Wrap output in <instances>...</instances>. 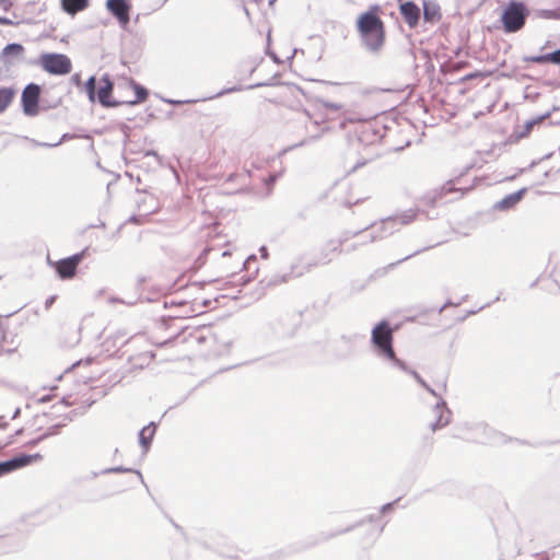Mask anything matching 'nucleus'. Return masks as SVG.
Segmentation results:
<instances>
[{
    "mask_svg": "<svg viewBox=\"0 0 560 560\" xmlns=\"http://www.w3.org/2000/svg\"><path fill=\"white\" fill-rule=\"evenodd\" d=\"M378 11V5H372L370 10L360 14L357 20V30L364 47L374 54L382 49L385 42L384 23L377 15Z\"/></svg>",
    "mask_w": 560,
    "mask_h": 560,
    "instance_id": "obj_1",
    "label": "nucleus"
},
{
    "mask_svg": "<svg viewBox=\"0 0 560 560\" xmlns=\"http://www.w3.org/2000/svg\"><path fill=\"white\" fill-rule=\"evenodd\" d=\"M393 340V329L387 320H381L372 329L371 342L375 349L376 355L389 362L392 366L407 371V364L396 357Z\"/></svg>",
    "mask_w": 560,
    "mask_h": 560,
    "instance_id": "obj_2",
    "label": "nucleus"
},
{
    "mask_svg": "<svg viewBox=\"0 0 560 560\" xmlns=\"http://www.w3.org/2000/svg\"><path fill=\"white\" fill-rule=\"evenodd\" d=\"M529 14L523 2L510 1L503 10L501 21L505 33H515L523 28Z\"/></svg>",
    "mask_w": 560,
    "mask_h": 560,
    "instance_id": "obj_3",
    "label": "nucleus"
},
{
    "mask_svg": "<svg viewBox=\"0 0 560 560\" xmlns=\"http://www.w3.org/2000/svg\"><path fill=\"white\" fill-rule=\"evenodd\" d=\"M38 65L54 75H66L71 72L72 65L68 56L57 52H45L39 56Z\"/></svg>",
    "mask_w": 560,
    "mask_h": 560,
    "instance_id": "obj_4",
    "label": "nucleus"
},
{
    "mask_svg": "<svg viewBox=\"0 0 560 560\" xmlns=\"http://www.w3.org/2000/svg\"><path fill=\"white\" fill-rule=\"evenodd\" d=\"M40 95V86L35 83H30L22 92L21 101L23 112L27 116H35L38 113V102Z\"/></svg>",
    "mask_w": 560,
    "mask_h": 560,
    "instance_id": "obj_5",
    "label": "nucleus"
},
{
    "mask_svg": "<svg viewBox=\"0 0 560 560\" xmlns=\"http://www.w3.org/2000/svg\"><path fill=\"white\" fill-rule=\"evenodd\" d=\"M83 257L84 250L54 262V268L62 280L72 279Z\"/></svg>",
    "mask_w": 560,
    "mask_h": 560,
    "instance_id": "obj_6",
    "label": "nucleus"
},
{
    "mask_svg": "<svg viewBox=\"0 0 560 560\" xmlns=\"http://www.w3.org/2000/svg\"><path fill=\"white\" fill-rule=\"evenodd\" d=\"M106 8L125 28L129 23V12L131 8L128 0H107Z\"/></svg>",
    "mask_w": 560,
    "mask_h": 560,
    "instance_id": "obj_7",
    "label": "nucleus"
},
{
    "mask_svg": "<svg viewBox=\"0 0 560 560\" xmlns=\"http://www.w3.org/2000/svg\"><path fill=\"white\" fill-rule=\"evenodd\" d=\"M433 412L436 416V420L430 424V429L435 432L450 423L452 412L447 408L445 400L441 397H439V401L433 407Z\"/></svg>",
    "mask_w": 560,
    "mask_h": 560,
    "instance_id": "obj_8",
    "label": "nucleus"
},
{
    "mask_svg": "<svg viewBox=\"0 0 560 560\" xmlns=\"http://www.w3.org/2000/svg\"><path fill=\"white\" fill-rule=\"evenodd\" d=\"M399 12L410 28H415L418 25L421 10L413 1L401 2Z\"/></svg>",
    "mask_w": 560,
    "mask_h": 560,
    "instance_id": "obj_9",
    "label": "nucleus"
},
{
    "mask_svg": "<svg viewBox=\"0 0 560 560\" xmlns=\"http://www.w3.org/2000/svg\"><path fill=\"white\" fill-rule=\"evenodd\" d=\"M103 85L100 86L97 91V100L100 104L104 107H116L121 104V102L110 100V95L113 92L114 83L109 79L107 74L102 78Z\"/></svg>",
    "mask_w": 560,
    "mask_h": 560,
    "instance_id": "obj_10",
    "label": "nucleus"
},
{
    "mask_svg": "<svg viewBox=\"0 0 560 560\" xmlns=\"http://www.w3.org/2000/svg\"><path fill=\"white\" fill-rule=\"evenodd\" d=\"M526 190V188H522L515 192L505 196L504 198L495 202L494 209L500 211H506L512 209L522 200Z\"/></svg>",
    "mask_w": 560,
    "mask_h": 560,
    "instance_id": "obj_11",
    "label": "nucleus"
},
{
    "mask_svg": "<svg viewBox=\"0 0 560 560\" xmlns=\"http://www.w3.org/2000/svg\"><path fill=\"white\" fill-rule=\"evenodd\" d=\"M415 219L413 212H406L395 218H387L383 220L380 224V229L382 232L388 231V234H392L395 230L396 222H399L400 225L408 224Z\"/></svg>",
    "mask_w": 560,
    "mask_h": 560,
    "instance_id": "obj_12",
    "label": "nucleus"
},
{
    "mask_svg": "<svg viewBox=\"0 0 560 560\" xmlns=\"http://www.w3.org/2000/svg\"><path fill=\"white\" fill-rule=\"evenodd\" d=\"M24 47L21 44L12 43L2 49L1 57L4 59L5 63H13L14 60L22 57Z\"/></svg>",
    "mask_w": 560,
    "mask_h": 560,
    "instance_id": "obj_13",
    "label": "nucleus"
},
{
    "mask_svg": "<svg viewBox=\"0 0 560 560\" xmlns=\"http://www.w3.org/2000/svg\"><path fill=\"white\" fill-rule=\"evenodd\" d=\"M40 459H42V455L38 453L32 454V455L21 454V455H18V456L9 459V463L12 464V469L14 471L19 468L30 465L33 462H37Z\"/></svg>",
    "mask_w": 560,
    "mask_h": 560,
    "instance_id": "obj_14",
    "label": "nucleus"
},
{
    "mask_svg": "<svg viewBox=\"0 0 560 560\" xmlns=\"http://www.w3.org/2000/svg\"><path fill=\"white\" fill-rule=\"evenodd\" d=\"M441 18L440 7L432 1H423V19L425 22L434 23Z\"/></svg>",
    "mask_w": 560,
    "mask_h": 560,
    "instance_id": "obj_15",
    "label": "nucleus"
},
{
    "mask_svg": "<svg viewBox=\"0 0 560 560\" xmlns=\"http://www.w3.org/2000/svg\"><path fill=\"white\" fill-rule=\"evenodd\" d=\"M89 5V0H61V8L70 15L83 11Z\"/></svg>",
    "mask_w": 560,
    "mask_h": 560,
    "instance_id": "obj_16",
    "label": "nucleus"
},
{
    "mask_svg": "<svg viewBox=\"0 0 560 560\" xmlns=\"http://www.w3.org/2000/svg\"><path fill=\"white\" fill-rule=\"evenodd\" d=\"M155 433V423L151 422L149 425L142 428L139 432V443L143 451L147 452L151 445V441Z\"/></svg>",
    "mask_w": 560,
    "mask_h": 560,
    "instance_id": "obj_17",
    "label": "nucleus"
},
{
    "mask_svg": "<svg viewBox=\"0 0 560 560\" xmlns=\"http://www.w3.org/2000/svg\"><path fill=\"white\" fill-rule=\"evenodd\" d=\"M14 96V90L11 88L0 89V114L3 113L11 104Z\"/></svg>",
    "mask_w": 560,
    "mask_h": 560,
    "instance_id": "obj_18",
    "label": "nucleus"
},
{
    "mask_svg": "<svg viewBox=\"0 0 560 560\" xmlns=\"http://www.w3.org/2000/svg\"><path fill=\"white\" fill-rule=\"evenodd\" d=\"M131 471H133V469L126 468V467H122V466H117V467H110V468L103 469L100 472L94 471V472H92V478H96L100 475L119 474V472H131ZM135 472L139 476V478L141 480H143L142 475H141V472L139 470H135Z\"/></svg>",
    "mask_w": 560,
    "mask_h": 560,
    "instance_id": "obj_19",
    "label": "nucleus"
},
{
    "mask_svg": "<svg viewBox=\"0 0 560 560\" xmlns=\"http://www.w3.org/2000/svg\"><path fill=\"white\" fill-rule=\"evenodd\" d=\"M293 277H294L293 269L289 273H283V275L276 273L269 278L267 285L275 287V285L282 284V283L288 282Z\"/></svg>",
    "mask_w": 560,
    "mask_h": 560,
    "instance_id": "obj_20",
    "label": "nucleus"
},
{
    "mask_svg": "<svg viewBox=\"0 0 560 560\" xmlns=\"http://www.w3.org/2000/svg\"><path fill=\"white\" fill-rule=\"evenodd\" d=\"M132 84L135 89L136 98L133 101H129L128 104L136 105L140 102H143L148 97V91L145 88L138 85L135 82Z\"/></svg>",
    "mask_w": 560,
    "mask_h": 560,
    "instance_id": "obj_21",
    "label": "nucleus"
},
{
    "mask_svg": "<svg viewBox=\"0 0 560 560\" xmlns=\"http://www.w3.org/2000/svg\"><path fill=\"white\" fill-rule=\"evenodd\" d=\"M536 16L545 20H560V11L541 9L536 11Z\"/></svg>",
    "mask_w": 560,
    "mask_h": 560,
    "instance_id": "obj_22",
    "label": "nucleus"
},
{
    "mask_svg": "<svg viewBox=\"0 0 560 560\" xmlns=\"http://www.w3.org/2000/svg\"><path fill=\"white\" fill-rule=\"evenodd\" d=\"M85 91H86V94L89 96V100L91 102H95V98H96V80H95V77H91L89 78V80L86 81L85 83Z\"/></svg>",
    "mask_w": 560,
    "mask_h": 560,
    "instance_id": "obj_23",
    "label": "nucleus"
},
{
    "mask_svg": "<svg viewBox=\"0 0 560 560\" xmlns=\"http://www.w3.org/2000/svg\"><path fill=\"white\" fill-rule=\"evenodd\" d=\"M549 58H550V52L545 54V55H538V56H527V57H524V61L533 62V63H546V62H550Z\"/></svg>",
    "mask_w": 560,
    "mask_h": 560,
    "instance_id": "obj_24",
    "label": "nucleus"
},
{
    "mask_svg": "<svg viewBox=\"0 0 560 560\" xmlns=\"http://www.w3.org/2000/svg\"><path fill=\"white\" fill-rule=\"evenodd\" d=\"M407 373L411 374L413 376V378L424 388V387H428V383L420 376V374L415 371V370H411L407 366Z\"/></svg>",
    "mask_w": 560,
    "mask_h": 560,
    "instance_id": "obj_25",
    "label": "nucleus"
},
{
    "mask_svg": "<svg viewBox=\"0 0 560 560\" xmlns=\"http://www.w3.org/2000/svg\"><path fill=\"white\" fill-rule=\"evenodd\" d=\"M12 471V464L9 460L0 462V477Z\"/></svg>",
    "mask_w": 560,
    "mask_h": 560,
    "instance_id": "obj_26",
    "label": "nucleus"
},
{
    "mask_svg": "<svg viewBox=\"0 0 560 560\" xmlns=\"http://www.w3.org/2000/svg\"><path fill=\"white\" fill-rule=\"evenodd\" d=\"M322 105L323 107H325L326 109H330V110H340L342 109L343 105L342 104H339V103H332V102H328V101H322Z\"/></svg>",
    "mask_w": 560,
    "mask_h": 560,
    "instance_id": "obj_27",
    "label": "nucleus"
},
{
    "mask_svg": "<svg viewBox=\"0 0 560 560\" xmlns=\"http://www.w3.org/2000/svg\"><path fill=\"white\" fill-rule=\"evenodd\" d=\"M62 427V424L58 423V424H54L51 427H49L45 433H43L44 435H46V439L49 438V436H54V435H57L59 433V429Z\"/></svg>",
    "mask_w": 560,
    "mask_h": 560,
    "instance_id": "obj_28",
    "label": "nucleus"
},
{
    "mask_svg": "<svg viewBox=\"0 0 560 560\" xmlns=\"http://www.w3.org/2000/svg\"><path fill=\"white\" fill-rule=\"evenodd\" d=\"M423 250H424V249H418V250H416L415 253H412V254H410V255H408V256H406V257H404V258L399 259L398 261L389 264L386 268H387V269H393V268H394V267H396L398 264H400V262H402V261H405V260H407V259H409V258H411V257H413V256L418 255L419 253H421V252H423Z\"/></svg>",
    "mask_w": 560,
    "mask_h": 560,
    "instance_id": "obj_29",
    "label": "nucleus"
},
{
    "mask_svg": "<svg viewBox=\"0 0 560 560\" xmlns=\"http://www.w3.org/2000/svg\"><path fill=\"white\" fill-rule=\"evenodd\" d=\"M549 60L551 63L560 66V48L550 52Z\"/></svg>",
    "mask_w": 560,
    "mask_h": 560,
    "instance_id": "obj_30",
    "label": "nucleus"
},
{
    "mask_svg": "<svg viewBox=\"0 0 560 560\" xmlns=\"http://www.w3.org/2000/svg\"><path fill=\"white\" fill-rule=\"evenodd\" d=\"M346 238H340V240H337V241H330L328 243V246L330 247L331 250L334 252H337L339 249V247L342 245V243L345 242Z\"/></svg>",
    "mask_w": 560,
    "mask_h": 560,
    "instance_id": "obj_31",
    "label": "nucleus"
},
{
    "mask_svg": "<svg viewBox=\"0 0 560 560\" xmlns=\"http://www.w3.org/2000/svg\"><path fill=\"white\" fill-rule=\"evenodd\" d=\"M238 90H240V88H236V86L224 89V90L218 92L214 97H220V96H222L224 94L232 93V92H235V91H238Z\"/></svg>",
    "mask_w": 560,
    "mask_h": 560,
    "instance_id": "obj_32",
    "label": "nucleus"
},
{
    "mask_svg": "<svg viewBox=\"0 0 560 560\" xmlns=\"http://www.w3.org/2000/svg\"><path fill=\"white\" fill-rule=\"evenodd\" d=\"M44 440H46V435L42 434V435H39L38 438H36V439H34V440L30 441V442H28V445H31V446H35V445H37L38 443H40L42 441H44Z\"/></svg>",
    "mask_w": 560,
    "mask_h": 560,
    "instance_id": "obj_33",
    "label": "nucleus"
},
{
    "mask_svg": "<svg viewBox=\"0 0 560 560\" xmlns=\"http://www.w3.org/2000/svg\"><path fill=\"white\" fill-rule=\"evenodd\" d=\"M395 504V501L394 502H390V503H387V504H384L381 509V512L382 513H387L388 511H390L393 509Z\"/></svg>",
    "mask_w": 560,
    "mask_h": 560,
    "instance_id": "obj_34",
    "label": "nucleus"
},
{
    "mask_svg": "<svg viewBox=\"0 0 560 560\" xmlns=\"http://www.w3.org/2000/svg\"><path fill=\"white\" fill-rule=\"evenodd\" d=\"M259 253H260L261 258H264V259H267V258H268V249H267V247H266V246H261V247L259 248Z\"/></svg>",
    "mask_w": 560,
    "mask_h": 560,
    "instance_id": "obj_35",
    "label": "nucleus"
},
{
    "mask_svg": "<svg viewBox=\"0 0 560 560\" xmlns=\"http://www.w3.org/2000/svg\"><path fill=\"white\" fill-rule=\"evenodd\" d=\"M255 260H256V256H255V255H250V256H248V258H247V259L245 260V262H244V268H248V267H249V264H250L252 261H255Z\"/></svg>",
    "mask_w": 560,
    "mask_h": 560,
    "instance_id": "obj_36",
    "label": "nucleus"
},
{
    "mask_svg": "<svg viewBox=\"0 0 560 560\" xmlns=\"http://www.w3.org/2000/svg\"><path fill=\"white\" fill-rule=\"evenodd\" d=\"M10 5L11 2L9 0H0V8H2L3 10H8Z\"/></svg>",
    "mask_w": 560,
    "mask_h": 560,
    "instance_id": "obj_37",
    "label": "nucleus"
},
{
    "mask_svg": "<svg viewBox=\"0 0 560 560\" xmlns=\"http://www.w3.org/2000/svg\"><path fill=\"white\" fill-rule=\"evenodd\" d=\"M55 300H56V296L48 298L45 302V308H49L54 304Z\"/></svg>",
    "mask_w": 560,
    "mask_h": 560,
    "instance_id": "obj_38",
    "label": "nucleus"
},
{
    "mask_svg": "<svg viewBox=\"0 0 560 560\" xmlns=\"http://www.w3.org/2000/svg\"><path fill=\"white\" fill-rule=\"evenodd\" d=\"M0 24H2V25H11L12 21L9 20L8 18L0 16Z\"/></svg>",
    "mask_w": 560,
    "mask_h": 560,
    "instance_id": "obj_39",
    "label": "nucleus"
},
{
    "mask_svg": "<svg viewBox=\"0 0 560 560\" xmlns=\"http://www.w3.org/2000/svg\"><path fill=\"white\" fill-rule=\"evenodd\" d=\"M8 425V422L5 421L3 416H0V429H5Z\"/></svg>",
    "mask_w": 560,
    "mask_h": 560,
    "instance_id": "obj_40",
    "label": "nucleus"
},
{
    "mask_svg": "<svg viewBox=\"0 0 560 560\" xmlns=\"http://www.w3.org/2000/svg\"><path fill=\"white\" fill-rule=\"evenodd\" d=\"M424 389L428 390L434 397H439L436 392L433 388H431L429 385H428V387H424Z\"/></svg>",
    "mask_w": 560,
    "mask_h": 560,
    "instance_id": "obj_41",
    "label": "nucleus"
},
{
    "mask_svg": "<svg viewBox=\"0 0 560 560\" xmlns=\"http://www.w3.org/2000/svg\"><path fill=\"white\" fill-rule=\"evenodd\" d=\"M443 189H446L447 191L453 190L452 182H448V183L443 187Z\"/></svg>",
    "mask_w": 560,
    "mask_h": 560,
    "instance_id": "obj_42",
    "label": "nucleus"
},
{
    "mask_svg": "<svg viewBox=\"0 0 560 560\" xmlns=\"http://www.w3.org/2000/svg\"><path fill=\"white\" fill-rule=\"evenodd\" d=\"M19 415H20V408L15 409V411L13 412V415H12L11 419H15V418H18V417H19Z\"/></svg>",
    "mask_w": 560,
    "mask_h": 560,
    "instance_id": "obj_43",
    "label": "nucleus"
},
{
    "mask_svg": "<svg viewBox=\"0 0 560 560\" xmlns=\"http://www.w3.org/2000/svg\"><path fill=\"white\" fill-rule=\"evenodd\" d=\"M477 428L482 430V431H487V429H488L487 425H485L483 423H478Z\"/></svg>",
    "mask_w": 560,
    "mask_h": 560,
    "instance_id": "obj_44",
    "label": "nucleus"
},
{
    "mask_svg": "<svg viewBox=\"0 0 560 560\" xmlns=\"http://www.w3.org/2000/svg\"><path fill=\"white\" fill-rule=\"evenodd\" d=\"M382 237H383L382 234H380V235H372L371 238H370V242H373V241H375L377 238H382Z\"/></svg>",
    "mask_w": 560,
    "mask_h": 560,
    "instance_id": "obj_45",
    "label": "nucleus"
},
{
    "mask_svg": "<svg viewBox=\"0 0 560 560\" xmlns=\"http://www.w3.org/2000/svg\"><path fill=\"white\" fill-rule=\"evenodd\" d=\"M60 142L58 143H55V144H47V143H39L40 145L43 147H55V145H58Z\"/></svg>",
    "mask_w": 560,
    "mask_h": 560,
    "instance_id": "obj_46",
    "label": "nucleus"
},
{
    "mask_svg": "<svg viewBox=\"0 0 560 560\" xmlns=\"http://www.w3.org/2000/svg\"><path fill=\"white\" fill-rule=\"evenodd\" d=\"M47 262L49 266L54 267L55 261H52L49 256H47Z\"/></svg>",
    "mask_w": 560,
    "mask_h": 560,
    "instance_id": "obj_47",
    "label": "nucleus"
},
{
    "mask_svg": "<svg viewBox=\"0 0 560 560\" xmlns=\"http://www.w3.org/2000/svg\"><path fill=\"white\" fill-rule=\"evenodd\" d=\"M276 179H277V177H276V176H271V177L269 178V182H270V183H275V182H276Z\"/></svg>",
    "mask_w": 560,
    "mask_h": 560,
    "instance_id": "obj_48",
    "label": "nucleus"
},
{
    "mask_svg": "<svg viewBox=\"0 0 560 560\" xmlns=\"http://www.w3.org/2000/svg\"><path fill=\"white\" fill-rule=\"evenodd\" d=\"M501 439H502V436L498 434V435H497V439H495V440H493L492 442H493V443H494V442H499Z\"/></svg>",
    "mask_w": 560,
    "mask_h": 560,
    "instance_id": "obj_49",
    "label": "nucleus"
},
{
    "mask_svg": "<svg viewBox=\"0 0 560 560\" xmlns=\"http://www.w3.org/2000/svg\"><path fill=\"white\" fill-rule=\"evenodd\" d=\"M364 164H365V162H361V163L357 164V165L353 167V170H355L358 166H361V165H364Z\"/></svg>",
    "mask_w": 560,
    "mask_h": 560,
    "instance_id": "obj_50",
    "label": "nucleus"
},
{
    "mask_svg": "<svg viewBox=\"0 0 560 560\" xmlns=\"http://www.w3.org/2000/svg\"><path fill=\"white\" fill-rule=\"evenodd\" d=\"M117 301H118V299H115V298L109 299V302H112V303L117 302Z\"/></svg>",
    "mask_w": 560,
    "mask_h": 560,
    "instance_id": "obj_51",
    "label": "nucleus"
},
{
    "mask_svg": "<svg viewBox=\"0 0 560 560\" xmlns=\"http://www.w3.org/2000/svg\"><path fill=\"white\" fill-rule=\"evenodd\" d=\"M534 124H535L534 121L528 122V124H527V128H530Z\"/></svg>",
    "mask_w": 560,
    "mask_h": 560,
    "instance_id": "obj_52",
    "label": "nucleus"
},
{
    "mask_svg": "<svg viewBox=\"0 0 560 560\" xmlns=\"http://www.w3.org/2000/svg\"><path fill=\"white\" fill-rule=\"evenodd\" d=\"M450 305V303H446L444 306H442V308L440 310V312H442L443 310H445V307Z\"/></svg>",
    "mask_w": 560,
    "mask_h": 560,
    "instance_id": "obj_53",
    "label": "nucleus"
},
{
    "mask_svg": "<svg viewBox=\"0 0 560 560\" xmlns=\"http://www.w3.org/2000/svg\"><path fill=\"white\" fill-rule=\"evenodd\" d=\"M276 2V0H270L269 5H272Z\"/></svg>",
    "mask_w": 560,
    "mask_h": 560,
    "instance_id": "obj_54",
    "label": "nucleus"
},
{
    "mask_svg": "<svg viewBox=\"0 0 560 560\" xmlns=\"http://www.w3.org/2000/svg\"><path fill=\"white\" fill-rule=\"evenodd\" d=\"M536 165V162H532V164L529 165V167H534Z\"/></svg>",
    "mask_w": 560,
    "mask_h": 560,
    "instance_id": "obj_55",
    "label": "nucleus"
},
{
    "mask_svg": "<svg viewBox=\"0 0 560 560\" xmlns=\"http://www.w3.org/2000/svg\"><path fill=\"white\" fill-rule=\"evenodd\" d=\"M373 520H374V518H373V516L371 515V516L369 517V522H372Z\"/></svg>",
    "mask_w": 560,
    "mask_h": 560,
    "instance_id": "obj_56",
    "label": "nucleus"
},
{
    "mask_svg": "<svg viewBox=\"0 0 560 560\" xmlns=\"http://www.w3.org/2000/svg\"><path fill=\"white\" fill-rule=\"evenodd\" d=\"M351 528H346L345 530H342L341 533H346V532H349Z\"/></svg>",
    "mask_w": 560,
    "mask_h": 560,
    "instance_id": "obj_57",
    "label": "nucleus"
}]
</instances>
